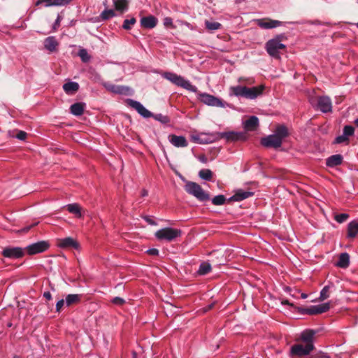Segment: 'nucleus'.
Here are the masks:
<instances>
[{
	"label": "nucleus",
	"instance_id": "44",
	"mask_svg": "<svg viewBox=\"0 0 358 358\" xmlns=\"http://www.w3.org/2000/svg\"><path fill=\"white\" fill-rule=\"evenodd\" d=\"M136 22V19L134 17H131L129 20H125L123 24V28L125 29H129L131 26L134 24Z\"/></svg>",
	"mask_w": 358,
	"mask_h": 358
},
{
	"label": "nucleus",
	"instance_id": "31",
	"mask_svg": "<svg viewBox=\"0 0 358 358\" xmlns=\"http://www.w3.org/2000/svg\"><path fill=\"white\" fill-rule=\"evenodd\" d=\"M115 8L117 11H124L128 7L127 0H113Z\"/></svg>",
	"mask_w": 358,
	"mask_h": 358
},
{
	"label": "nucleus",
	"instance_id": "48",
	"mask_svg": "<svg viewBox=\"0 0 358 358\" xmlns=\"http://www.w3.org/2000/svg\"><path fill=\"white\" fill-rule=\"evenodd\" d=\"M72 1L73 0H55V6H65Z\"/></svg>",
	"mask_w": 358,
	"mask_h": 358
},
{
	"label": "nucleus",
	"instance_id": "30",
	"mask_svg": "<svg viewBox=\"0 0 358 358\" xmlns=\"http://www.w3.org/2000/svg\"><path fill=\"white\" fill-rule=\"evenodd\" d=\"M64 301L67 306H71L80 302V296L79 294H69Z\"/></svg>",
	"mask_w": 358,
	"mask_h": 358
},
{
	"label": "nucleus",
	"instance_id": "4",
	"mask_svg": "<svg viewBox=\"0 0 358 358\" xmlns=\"http://www.w3.org/2000/svg\"><path fill=\"white\" fill-rule=\"evenodd\" d=\"M164 78L173 83L174 85L181 87L188 91L196 92V87L192 85L188 80L174 73L166 72L163 75Z\"/></svg>",
	"mask_w": 358,
	"mask_h": 358
},
{
	"label": "nucleus",
	"instance_id": "62",
	"mask_svg": "<svg viewBox=\"0 0 358 358\" xmlns=\"http://www.w3.org/2000/svg\"><path fill=\"white\" fill-rule=\"evenodd\" d=\"M133 358H136V353L133 352H132Z\"/></svg>",
	"mask_w": 358,
	"mask_h": 358
},
{
	"label": "nucleus",
	"instance_id": "58",
	"mask_svg": "<svg viewBox=\"0 0 358 358\" xmlns=\"http://www.w3.org/2000/svg\"><path fill=\"white\" fill-rule=\"evenodd\" d=\"M213 303L209 305L206 308H205L204 311L206 312V311L211 309L213 308Z\"/></svg>",
	"mask_w": 358,
	"mask_h": 358
},
{
	"label": "nucleus",
	"instance_id": "32",
	"mask_svg": "<svg viewBox=\"0 0 358 358\" xmlns=\"http://www.w3.org/2000/svg\"><path fill=\"white\" fill-rule=\"evenodd\" d=\"M206 29L210 31H213L217 29H221L222 24L217 22H210L206 20L205 22Z\"/></svg>",
	"mask_w": 358,
	"mask_h": 358
},
{
	"label": "nucleus",
	"instance_id": "49",
	"mask_svg": "<svg viewBox=\"0 0 358 358\" xmlns=\"http://www.w3.org/2000/svg\"><path fill=\"white\" fill-rule=\"evenodd\" d=\"M64 304L65 301L64 299L59 300L56 304V311L60 312Z\"/></svg>",
	"mask_w": 358,
	"mask_h": 358
},
{
	"label": "nucleus",
	"instance_id": "2",
	"mask_svg": "<svg viewBox=\"0 0 358 358\" xmlns=\"http://www.w3.org/2000/svg\"><path fill=\"white\" fill-rule=\"evenodd\" d=\"M286 40V37L283 34H280L268 40L265 44V48L268 54L277 59H280V53L285 51L286 45L282 41Z\"/></svg>",
	"mask_w": 358,
	"mask_h": 358
},
{
	"label": "nucleus",
	"instance_id": "34",
	"mask_svg": "<svg viewBox=\"0 0 358 358\" xmlns=\"http://www.w3.org/2000/svg\"><path fill=\"white\" fill-rule=\"evenodd\" d=\"M115 15V13L113 9H106L100 15V17L103 20L110 19Z\"/></svg>",
	"mask_w": 358,
	"mask_h": 358
},
{
	"label": "nucleus",
	"instance_id": "26",
	"mask_svg": "<svg viewBox=\"0 0 358 358\" xmlns=\"http://www.w3.org/2000/svg\"><path fill=\"white\" fill-rule=\"evenodd\" d=\"M44 45L48 50L53 52L56 50L58 42L54 36H49L45 40Z\"/></svg>",
	"mask_w": 358,
	"mask_h": 358
},
{
	"label": "nucleus",
	"instance_id": "59",
	"mask_svg": "<svg viewBox=\"0 0 358 358\" xmlns=\"http://www.w3.org/2000/svg\"><path fill=\"white\" fill-rule=\"evenodd\" d=\"M319 358H329V357L326 354L321 355Z\"/></svg>",
	"mask_w": 358,
	"mask_h": 358
},
{
	"label": "nucleus",
	"instance_id": "16",
	"mask_svg": "<svg viewBox=\"0 0 358 358\" xmlns=\"http://www.w3.org/2000/svg\"><path fill=\"white\" fill-rule=\"evenodd\" d=\"M257 23L259 27L263 29H273L282 24V22L271 19L257 20Z\"/></svg>",
	"mask_w": 358,
	"mask_h": 358
},
{
	"label": "nucleus",
	"instance_id": "10",
	"mask_svg": "<svg viewBox=\"0 0 358 358\" xmlns=\"http://www.w3.org/2000/svg\"><path fill=\"white\" fill-rule=\"evenodd\" d=\"M199 99L202 103L208 106L221 108L224 107V103L221 99L207 93L200 94Z\"/></svg>",
	"mask_w": 358,
	"mask_h": 358
},
{
	"label": "nucleus",
	"instance_id": "52",
	"mask_svg": "<svg viewBox=\"0 0 358 358\" xmlns=\"http://www.w3.org/2000/svg\"><path fill=\"white\" fill-rule=\"evenodd\" d=\"M43 296L47 299V300H50L51 298H52V295L50 294V292H44L43 294Z\"/></svg>",
	"mask_w": 358,
	"mask_h": 358
},
{
	"label": "nucleus",
	"instance_id": "55",
	"mask_svg": "<svg viewBox=\"0 0 358 358\" xmlns=\"http://www.w3.org/2000/svg\"><path fill=\"white\" fill-rule=\"evenodd\" d=\"M59 23H60V19H59V17H58L57 20L55 22L54 26H53L54 29H56L59 26Z\"/></svg>",
	"mask_w": 358,
	"mask_h": 358
},
{
	"label": "nucleus",
	"instance_id": "57",
	"mask_svg": "<svg viewBox=\"0 0 358 358\" xmlns=\"http://www.w3.org/2000/svg\"><path fill=\"white\" fill-rule=\"evenodd\" d=\"M36 224H34V225H36ZM31 227H33V225H31V226H30V227H26V228L23 229H22V231H24V232H27V231H28L30 229V228H31Z\"/></svg>",
	"mask_w": 358,
	"mask_h": 358
},
{
	"label": "nucleus",
	"instance_id": "11",
	"mask_svg": "<svg viewBox=\"0 0 358 358\" xmlns=\"http://www.w3.org/2000/svg\"><path fill=\"white\" fill-rule=\"evenodd\" d=\"M1 254L4 257L6 258L19 259L24 256V251L22 248L20 247H8L3 250Z\"/></svg>",
	"mask_w": 358,
	"mask_h": 358
},
{
	"label": "nucleus",
	"instance_id": "18",
	"mask_svg": "<svg viewBox=\"0 0 358 358\" xmlns=\"http://www.w3.org/2000/svg\"><path fill=\"white\" fill-rule=\"evenodd\" d=\"M254 193L250 191H245L243 189H238L234 195L229 199V201H241L245 199H248L253 196Z\"/></svg>",
	"mask_w": 358,
	"mask_h": 358
},
{
	"label": "nucleus",
	"instance_id": "39",
	"mask_svg": "<svg viewBox=\"0 0 358 358\" xmlns=\"http://www.w3.org/2000/svg\"><path fill=\"white\" fill-rule=\"evenodd\" d=\"M349 217V215L347 213L336 214L334 216L335 220L338 223H343L345 222Z\"/></svg>",
	"mask_w": 358,
	"mask_h": 358
},
{
	"label": "nucleus",
	"instance_id": "12",
	"mask_svg": "<svg viewBox=\"0 0 358 358\" xmlns=\"http://www.w3.org/2000/svg\"><path fill=\"white\" fill-rule=\"evenodd\" d=\"M330 309V303H324L322 304L312 306L310 308H304L302 313L308 315H317L327 312Z\"/></svg>",
	"mask_w": 358,
	"mask_h": 358
},
{
	"label": "nucleus",
	"instance_id": "53",
	"mask_svg": "<svg viewBox=\"0 0 358 358\" xmlns=\"http://www.w3.org/2000/svg\"><path fill=\"white\" fill-rule=\"evenodd\" d=\"M145 221L149 223L151 225H155L156 222L153 221L152 219L149 218L148 217H145Z\"/></svg>",
	"mask_w": 358,
	"mask_h": 358
},
{
	"label": "nucleus",
	"instance_id": "42",
	"mask_svg": "<svg viewBox=\"0 0 358 358\" xmlns=\"http://www.w3.org/2000/svg\"><path fill=\"white\" fill-rule=\"evenodd\" d=\"M201 136H204V138H201L200 136L199 137H193V139L194 141L199 143H207L205 142L206 140H208L211 138V134L207 135V134H201Z\"/></svg>",
	"mask_w": 358,
	"mask_h": 358
},
{
	"label": "nucleus",
	"instance_id": "25",
	"mask_svg": "<svg viewBox=\"0 0 358 358\" xmlns=\"http://www.w3.org/2000/svg\"><path fill=\"white\" fill-rule=\"evenodd\" d=\"M358 234V221L353 220L348 225V237L355 238Z\"/></svg>",
	"mask_w": 358,
	"mask_h": 358
},
{
	"label": "nucleus",
	"instance_id": "6",
	"mask_svg": "<svg viewBox=\"0 0 358 358\" xmlns=\"http://www.w3.org/2000/svg\"><path fill=\"white\" fill-rule=\"evenodd\" d=\"M155 237L159 241H172L181 236V231L178 229L166 227L157 231Z\"/></svg>",
	"mask_w": 358,
	"mask_h": 358
},
{
	"label": "nucleus",
	"instance_id": "13",
	"mask_svg": "<svg viewBox=\"0 0 358 358\" xmlns=\"http://www.w3.org/2000/svg\"><path fill=\"white\" fill-rule=\"evenodd\" d=\"M127 103L143 117H150L152 116V113L147 110L140 102L132 99H128Z\"/></svg>",
	"mask_w": 358,
	"mask_h": 358
},
{
	"label": "nucleus",
	"instance_id": "9",
	"mask_svg": "<svg viewBox=\"0 0 358 358\" xmlns=\"http://www.w3.org/2000/svg\"><path fill=\"white\" fill-rule=\"evenodd\" d=\"M50 247L48 241H42L28 245L25 250L30 255L41 253L47 250Z\"/></svg>",
	"mask_w": 358,
	"mask_h": 358
},
{
	"label": "nucleus",
	"instance_id": "46",
	"mask_svg": "<svg viewBox=\"0 0 358 358\" xmlns=\"http://www.w3.org/2000/svg\"><path fill=\"white\" fill-rule=\"evenodd\" d=\"M112 303L115 305L122 306L125 303V301L122 298L117 296L113 299Z\"/></svg>",
	"mask_w": 358,
	"mask_h": 358
},
{
	"label": "nucleus",
	"instance_id": "64",
	"mask_svg": "<svg viewBox=\"0 0 358 358\" xmlns=\"http://www.w3.org/2000/svg\"><path fill=\"white\" fill-rule=\"evenodd\" d=\"M13 358H20L19 356L15 355Z\"/></svg>",
	"mask_w": 358,
	"mask_h": 358
},
{
	"label": "nucleus",
	"instance_id": "56",
	"mask_svg": "<svg viewBox=\"0 0 358 358\" xmlns=\"http://www.w3.org/2000/svg\"><path fill=\"white\" fill-rule=\"evenodd\" d=\"M141 194L142 196H148V191L146 189H143L141 190Z\"/></svg>",
	"mask_w": 358,
	"mask_h": 358
},
{
	"label": "nucleus",
	"instance_id": "50",
	"mask_svg": "<svg viewBox=\"0 0 358 358\" xmlns=\"http://www.w3.org/2000/svg\"><path fill=\"white\" fill-rule=\"evenodd\" d=\"M26 137H27V133L23 131H20L16 135V138L20 140H24L26 138Z\"/></svg>",
	"mask_w": 358,
	"mask_h": 358
},
{
	"label": "nucleus",
	"instance_id": "60",
	"mask_svg": "<svg viewBox=\"0 0 358 358\" xmlns=\"http://www.w3.org/2000/svg\"><path fill=\"white\" fill-rule=\"evenodd\" d=\"M301 296L302 299H306L308 295L306 294L302 293Z\"/></svg>",
	"mask_w": 358,
	"mask_h": 358
},
{
	"label": "nucleus",
	"instance_id": "3",
	"mask_svg": "<svg viewBox=\"0 0 358 358\" xmlns=\"http://www.w3.org/2000/svg\"><path fill=\"white\" fill-rule=\"evenodd\" d=\"M265 87L263 85L247 87L245 86H236L231 87V91L235 96L253 99L263 93Z\"/></svg>",
	"mask_w": 358,
	"mask_h": 358
},
{
	"label": "nucleus",
	"instance_id": "29",
	"mask_svg": "<svg viewBox=\"0 0 358 358\" xmlns=\"http://www.w3.org/2000/svg\"><path fill=\"white\" fill-rule=\"evenodd\" d=\"M349 263L350 256L348 253L345 252L340 255L336 266L341 268H346L349 266Z\"/></svg>",
	"mask_w": 358,
	"mask_h": 358
},
{
	"label": "nucleus",
	"instance_id": "33",
	"mask_svg": "<svg viewBox=\"0 0 358 358\" xmlns=\"http://www.w3.org/2000/svg\"><path fill=\"white\" fill-rule=\"evenodd\" d=\"M199 176L201 178L210 181L213 178V172L210 169H201L199 172Z\"/></svg>",
	"mask_w": 358,
	"mask_h": 358
},
{
	"label": "nucleus",
	"instance_id": "22",
	"mask_svg": "<svg viewBox=\"0 0 358 358\" xmlns=\"http://www.w3.org/2000/svg\"><path fill=\"white\" fill-rule=\"evenodd\" d=\"M157 20L152 15L143 17L141 20V24L146 29H152L157 25Z\"/></svg>",
	"mask_w": 358,
	"mask_h": 358
},
{
	"label": "nucleus",
	"instance_id": "38",
	"mask_svg": "<svg viewBox=\"0 0 358 358\" xmlns=\"http://www.w3.org/2000/svg\"><path fill=\"white\" fill-rule=\"evenodd\" d=\"M329 296V287L325 286L320 292V301H324Z\"/></svg>",
	"mask_w": 358,
	"mask_h": 358
},
{
	"label": "nucleus",
	"instance_id": "27",
	"mask_svg": "<svg viewBox=\"0 0 358 358\" xmlns=\"http://www.w3.org/2000/svg\"><path fill=\"white\" fill-rule=\"evenodd\" d=\"M64 92L68 94H73L79 90V85L76 82H69L63 85Z\"/></svg>",
	"mask_w": 358,
	"mask_h": 358
},
{
	"label": "nucleus",
	"instance_id": "15",
	"mask_svg": "<svg viewBox=\"0 0 358 358\" xmlns=\"http://www.w3.org/2000/svg\"><path fill=\"white\" fill-rule=\"evenodd\" d=\"M57 246L61 248H73L78 249L79 247L78 243L71 237H66L57 240Z\"/></svg>",
	"mask_w": 358,
	"mask_h": 358
},
{
	"label": "nucleus",
	"instance_id": "51",
	"mask_svg": "<svg viewBox=\"0 0 358 358\" xmlns=\"http://www.w3.org/2000/svg\"><path fill=\"white\" fill-rule=\"evenodd\" d=\"M147 253L150 255L157 256L159 255V250L155 248L149 249Z\"/></svg>",
	"mask_w": 358,
	"mask_h": 358
},
{
	"label": "nucleus",
	"instance_id": "28",
	"mask_svg": "<svg viewBox=\"0 0 358 358\" xmlns=\"http://www.w3.org/2000/svg\"><path fill=\"white\" fill-rule=\"evenodd\" d=\"M85 106L84 103H76L71 105L70 108L71 113L76 116L81 115L83 113Z\"/></svg>",
	"mask_w": 358,
	"mask_h": 358
},
{
	"label": "nucleus",
	"instance_id": "20",
	"mask_svg": "<svg viewBox=\"0 0 358 358\" xmlns=\"http://www.w3.org/2000/svg\"><path fill=\"white\" fill-rule=\"evenodd\" d=\"M169 141L176 147L187 146V141L184 136L171 134L169 135Z\"/></svg>",
	"mask_w": 358,
	"mask_h": 358
},
{
	"label": "nucleus",
	"instance_id": "47",
	"mask_svg": "<svg viewBox=\"0 0 358 358\" xmlns=\"http://www.w3.org/2000/svg\"><path fill=\"white\" fill-rule=\"evenodd\" d=\"M164 25L166 27H174V26L173 25V21H172V19L171 17H165L164 19Z\"/></svg>",
	"mask_w": 358,
	"mask_h": 358
},
{
	"label": "nucleus",
	"instance_id": "45",
	"mask_svg": "<svg viewBox=\"0 0 358 358\" xmlns=\"http://www.w3.org/2000/svg\"><path fill=\"white\" fill-rule=\"evenodd\" d=\"M155 118L157 120L162 122V123L169 122V118L167 116L162 115V114H158V115H155Z\"/></svg>",
	"mask_w": 358,
	"mask_h": 358
},
{
	"label": "nucleus",
	"instance_id": "19",
	"mask_svg": "<svg viewBox=\"0 0 358 358\" xmlns=\"http://www.w3.org/2000/svg\"><path fill=\"white\" fill-rule=\"evenodd\" d=\"M316 331L313 329H306L301 332L300 341L306 344H313L314 336Z\"/></svg>",
	"mask_w": 358,
	"mask_h": 358
},
{
	"label": "nucleus",
	"instance_id": "41",
	"mask_svg": "<svg viewBox=\"0 0 358 358\" xmlns=\"http://www.w3.org/2000/svg\"><path fill=\"white\" fill-rule=\"evenodd\" d=\"M355 129L352 126H345L343 128V134L346 136L348 138L354 134Z\"/></svg>",
	"mask_w": 358,
	"mask_h": 358
},
{
	"label": "nucleus",
	"instance_id": "36",
	"mask_svg": "<svg viewBox=\"0 0 358 358\" xmlns=\"http://www.w3.org/2000/svg\"><path fill=\"white\" fill-rule=\"evenodd\" d=\"M78 56L81 58L83 62H88L91 58L87 51L84 48L80 49Z\"/></svg>",
	"mask_w": 358,
	"mask_h": 358
},
{
	"label": "nucleus",
	"instance_id": "54",
	"mask_svg": "<svg viewBox=\"0 0 358 358\" xmlns=\"http://www.w3.org/2000/svg\"><path fill=\"white\" fill-rule=\"evenodd\" d=\"M199 159L203 162V163H206L207 162V158L205 155H200L199 157Z\"/></svg>",
	"mask_w": 358,
	"mask_h": 358
},
{
	"label": "nucleus",
	"instance_id": "7",
	"mask_svg": "<svg viewBox=\"0 0 358 358\" xmlns=\"http://www.w3.org/2000/svg\"><path fill=\"white\" fill-rule=\"evenodd\" d=\"M244 138V135L241 133L229 131V132H217L211 134V138L206 140V143H213L222 138H225L227 141H236Z\"/></svg>",
	"mask_w": 358,
	"mask_h": 358
},
{
	"label": "nucleus",
	"instance_id": "24",
	"mask_svg": "<svg viewBox=\"0 0 358 358\" xmlns=\"http://www.w3.org/2000/svg\"><path fill=\"white\" fill-rule=\"evenodd\" d=\"M343 157L341 155H334L327 159L326 164L327 166L334 167L341 164Z\"/></svg>",
	"mask_w": 358,
	"mask_h": 358
},
{
	"label": "nucleus",
	"instance_id": "14",
	"mask_svg": "<svg viewBox=\"0 0 358 358\" xmlns=\"http://www.w3.org/2000/svg\"><path fill=\"white\" fill-rule=\"evenodd\" d=\"M317 108L323 113L331 111L332 105L329 97L324 96L317 99Z\"/></svg>",
	"mask_w": 358,
	"mask_h": 358
},
{
	"label": "nucleus",
	"instance_id": "35",
	"mask_svg": "<svg viewBox=\"0 0 358 358\" xmlns=\"http://www.w3.org/2000/svg\"><path fill=\"white\" fill-rule=\"evenodd\" d=\"M210 269L211 266L210 264L207 262H203L200 265L198 273L200 275H205L209 273L210 271Z\"/></svg>",
	"mask_w": 358,
	"mask_h": 358
},
{
	"label": "nucleus",
	"instance_id": "21",
	"mask_svg": "<svg viewBox=\"0 0 358 358\" xmlns=\"http://www.w3.org/2000/svg\"><path fill=\"white\" fill-rule=\"evenodd\" d=\"M259 127V120L256 116H251L244 122V128L248 131H255Z\"/></svg>",
	"mask_w": 358,
	"mask_h": 358
},
{
	"label": "nucleus",
	"instance_id": "23",
	"mask_svg": "<svg viewBox=\"0 0 358 358\" xmlns=\"http://www.w3.org/2000/svg\"><path fill=\"white\" fill-rule=\"evenodd\" d=\"M65 208L70 213L73 214L76 217H83L82 208L78 203H74L68 204Z\"/></svg>",
	"mask_w": 358,
	"mask_h": 358
},
{
	"label": "nucleus",
	"instance_id": "40",
	"mask_svg": "<svg viewBox=\"0 0 358 358\" xmlns=\"http://www.w3.org/2000/svg\"><path fill=\"white\" fill-rule=\"evenodd\" d=\"M55 0H38L36 3V6H40L43 3L45 4V6H55Z\"/></svg>",
	"mask_w": 358,
	"mask_h": 358
},
{
	"label": "nucleus",
	"instance_id": "43",
	"mask_svg": "<svg viewBox=\"0 0 358 358\" xmlns=\"http://www.w3.org/2000/svg\"><path fill=\"white\" fill-rule=\"evenodd\" d=\"M348 142H349L348 138L346 136H345L343 134V135H341V136H338V137H336L334 141V143H337V144H340V143H345L348 144Z\"/></svg>",
	"mask_w": 358,
	"mask_h": 358
},
{
	"label": "nucleus",
	"instance_id": "1",
	"mask_svg": "<svg viewBox=\"0 0 358 358\" xmlns=\"http://www.w3.org/2000/svg\"><path fill=\"white\" fill-rule=\"evenodd\" d=\"M288 135L287 128L283 124H280L276 127L273 134L262 138L261 143L266 148H278L281 146L283 139Z\"/></svg>",
	"mask_w": 358,
	"mask_h": 358
},
{
	"label": "nucleus",
	"instance_id": "37",
	"mask_svg": "<svg viewBox=\"0 0 358 358\" xmlns=\"http://www.w3.org/2000/svg\"><path fill=\"white\" fill-rule=\"evenodd\" d=\"M225 201H226V198L224 197V195H217V196H215L212 199V203L215 206H220V205L224 204Z\"/></svg>",
	"mask_w": 358,
	"mask_h": 358
},
{
	"label": "nucleus",
	"instance_id": "8",
	"mask_svg": "<svg viewBox=\"0 0 358 358\" xmlns=\"http://www.w3.org/2000/svg\"><path fill=\"white\" fill-rule=\"evenodd\" d=\"M314 350L313 344L296 343L293 345L290 348L291 355L297 357H303L308 355Z\"/></svg>",
	"mask_w": 358,
	"mask_h": 358
},
{
	"label": "nucleus",
	"instance_id": "63",
	"mask_svg": "<svg viewBox=\"0 0 358 358\" xmlns=\"http://www.w3.org/2000/svg\"><path fill=\"white\" fill-rule=\"evenodd\" d=\"M355 124L358 127V118L355 120Z\"/></svg>",
	"mask_w": 358,
	"mask_h": 358
},
{
	"label": "nucleus",
	"instance_id": "61",
	"mask_svg": "<svg viewBox=\"0 0 358 358\" xmlns=\"http://www.w3.org/2000/svg\"><path fill=\"white\" fill-rule=\"evenodd\" d=\"M282 304H288V305H291V306H292V304L289 303V301H287V300H286V301H282Z\"/></svg>",
	"mask_w": 358,
	"mask_h": 358
},
{
	"label": "nucleus",
	"instance_id": "17",
	"mask_svg": "<svg viewBox=\"0 0 358 358\" xmlns=\"http://www.w3.org/2000/svg\"><path fill=\"white\" fill-rule=\"evenodd\" d=\"M103 86L108 91L115 94H127L129 91L128 87L118 86L109 83H103Z\"/></svg>",
	"mask_w": 358,
	"mask_h": 358
},
{
	"label": "nucleus",
	"instance_id": "5",
	"mask_svg": "<svg viewBox=\"0 0 358 358\" xmlns=\"http://www.w3.org/2000/svg\"><path fill=\"white\" fill-rule=\"evenodd\" d=\"M185 191L196 197L201 201H205L210 199L209 194L206 193L202 187L194 182L188 181L185 185Z\"/></svg>",
	"mask_w": 358,
	"mask_h": 358
}]
</instances>
